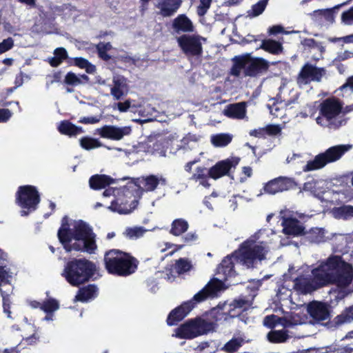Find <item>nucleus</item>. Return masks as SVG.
Instances as JSON below:
<instances>
[{
	"instance_id": "2f4dec72",
	"label": "nucleus",
	"mask_w": 353,
	"mask_h": 353,
	"mask_svg": "<svg viewBox=\"0 0 353 353\" xmlns=\"http://www.w3.org/2000/svg\"><path fill=\"white\" fill-rule=\"evenodd\" d=\"M298 323L296 321H292L290 320L282 319L277 316L270 315L267 316L263 320V324L265 326L268 327H272L277 324H282L285 326H289L291 325H296Z\"/></svg>"
},
{
	"instance_id": "a19ab883",
	"label": "nucleus",
	"mask_w": 353,
	"mask_h": 353,
	"mask_svg": "<svg viewBox=\"0 0 353 353\" xmlns=\"http://www.w3.org/2000/svg\"><path fill=\"white\" fill-rule=\"evenodd\" d=\"M79 141L81 148L87 150H92L102 146V143L98 139L91 137H83L79 140Z\"/></svg>"
},
{
	"instance_id": "412c9836",
	"label": "nucleus",
	"mask_w": 353,
	"mask_h": 353,
	"mask_svg": "<svg viewBox=\"0 0 353 353\" xmlns=\"http://www.w3.org/2000/svg\"><path fill=\"white\" fill-rule=\"evenodd\" d=\"M310 316L316 321L326 320L329 316L327 306L319 302H312L307 307Z\"/></svg>"
},
{
	"instance_id": "13d9d810",
	"label": "nucleus",
	"mask_w": 353,
	"mask_h": 353,
	"mask_svg": "<svg viewBox=\"0 0 353 353\" xmlns=\"http://www.w3.org/2000/svg\"><path fill=\"white\" fill-rule=\"evenodd\" d=\"M102 118V114L94 117H84L79 119V123L84 124H94L99 123Z\"/></svg>"
},
{
	"instance_id": "c9c22d12",
	"label": "nucleus",
	"mask_w": 353,
	"mask_h": 353,
	"mask_svg": "<svg viewBox=\"0 0 353 353\" xmlns=\"http://www.w3.org/2000/svg\"><path fill=\"white\" fill-rule=\"evenodd\" d=\"M147 231L148 230L142 226L129 227L125 230L123 235L129 239L136 240L143 236Z\"/></svg>"
},
{
	"instance_id": "3c124183",
	"label": "nucleus",
	"mask_w": 353,
	"mask_h": 353,
	"mask_svg": "<svg viewBox=\"0 0 353 353\" xmlns=\"http://www.w3.org/2000/svg\"><path fill=\"white\" fill-rule=\"evenodd\" d=\"M199 140V137L196 134H188L185 137H183L180 141L181 144L177 145V146L182 148H189V144L190 142L194 143H196Z\"/></svg>"
},
{
	"instance_id": "f3484780",
	"label": "nucleus",
	"mask_w": 353,
	"mask_h": 353,
	"mask_svg": "<svg viewBox=\"0 0 353 353\" xmlns=\"http://www.w3.org/2000/svg\"><path fill=\"white\" fill-rule=\"evenodd\" d=\"M292 179L286 176H279L264 185V191L270 194L285 191L294 185Z\"/></svg>"
},
{
	"instance_id": "0e129e2a",
	"label": "nucleus",
	"mask_w": 353,
	"mask_h": 353,
	"mask_svg": "<svg viewBox=\"0 0 353 353\" xmlns=\"http://www.w3.org/2000/svg\"><path fill=\"white\" fill-rule=\"evenodd\" d=\"M30 77L28 75L23 74L21 72L19 75H17L15 80H14V84L15 88L20 87L23 85V81L25 79L28 80Z\"/></svg>"
},
{
	"instance_id": "c85d7f7f",
	"label": "nucleus",
	"mask_w": 353,
	"mask_h": 353,
	"mask_svg": "<svg viewBox=\"0 0 353 353\" xmlns=\"http://www.w3.org/2000/svg\"><path fill=\"white\" fill-rule=\"evenodd\" d=\"M97 288L96 286L90 285L84 288L80 289L75 297V301L86 302L92 299L97 296Z\"/></svg>"
},
{
	"instance_id": "4be33fe9",
	"label": "nucleus",
	"mask_w": 353,
	"mask_h": 353,
	"mask_svg": "<svg viewBox=\"0 0 353 353\" xmlns=\"http://www.w3.org/2000/svg\"><path fill=\"white\" fill-rule=\"evenodd\" d=\"M223 114L229 118L242 119L246 117L245 103L241 102L228 105Z\"/></svg>"
},
{
	"instance_id": "0eeeda50",
	"label": "nucleus",
	"mask_w": 353,
	"mask_h": 353,
	"mask_svg": "<svg viewBox=\"0 0 353 353\" xmlns=\"http://www.w3.org/2000/svg\"><path fill=\"white\" fill-rule=\"evenodd\" d=\"M95 270V265L88 260L79 259L68 263L63 275L72 285L87 281Z\"/></svg>"
},
{
	"instance_id": "69168bd1",
	"label": "nucleus",
	"mask_w": 353,
	"mask_h": 353,
	"mask_svg": "<svg viewBox=\"0 0 353 353\" xmlns=\"http://www.w3.org/2000/svg\"><path fill=\"white\" fill-rule=\"evenodd\" d=\"M270 34H276L278 33H283V34H288L289 32H285L283 30V28L281 26H274L271 27L269 30Z\"/></svg>"
},
{
	"instance_id": "79ce46f5",
	"label": "nucleus",
	"mask_w": 353,
	"mask_h": 353,
	"mask_svg": "<svg viewBox=\"0 0 353 353\" xmlns=\"http://www.w3.org/2000/svg\"><path fill=\"white\" fill-rule=\"evenodd\" d=\"M12 276V272H10V269L5 263L0 261V286L8 283Z\"/></svg>"
},
{
	"instance_id": "a18cd8bd",
	"label": "nucleus",
	"mask_w": 353,
	"mask_h": 353,
	"mask_svg": "<svg viewBox=\"0 0 353 353\" xmlns=\"http://www.w3.org/2000/svg\"><path fill=\"white\" fill-rule=\"evenodd\" d=\"M41 310L46 313H52L59 308V303L57 300L49 299L41 305Z\"/></svg>"
},
{
	"instance_id": "680f3d73",
	"label": "nucleus",
	"mask_w": 353,
	"mask_h": 353,
	"mask_svg": "<svg viewBox=\"0 0 353 353\" xmlns=\"http://www.w3.org/2000/svg\"><path fill=\"white\" fill-rule=\"evenodd\" d=\"M12 112L8 109H0V123L8 121L12 117Z\"/></svg>"
},
{
	"instance_id": "052dcab7",
	"label": "nucleus",
	"mask_w": 353,
	"mask_h": 353,
	"mask_svg": "<svg viewBox=\"0 0 353 353\" xmlns=\"http://www.w3.org/2000/svg\"><path fill=\"white\" fill-rule=\"evenodd\" d=\"M265 134L277 135L280 134L281 128L278 125H269L264 128Z\"/></svg>"
},
{
	"instance_id": "c03bdc74",
	"label": "nucleus",
	"mask_w": 353,
	"mask_h": 353,
	"mask_svg": "<svg viewBox=\"0 0 353 353\" xmlns=\"http://www.w3.org/2000/svg\"><path fill=\"white\" fill-rule=\"evenodd\" d=\"M353 321V305L346 309L341 314L336 317V323H348Z\"/></svg>"
},
{
	"instance_id": "a878e982",
	"label": "nucleus",
	"mask_w": 353,
	"mask_h": 353,
	"mask_svg": "<svg viewBox=\"0 0 353 353\" xmlns=\"http://www.w3.org/2000/svg\"><path fill=\"white\" fill-rule=\"evenodd\" d=\"M116 181L107 175L96 174L89 180V184L92 189L100 190L105 188L107 185L114 184Z\"/></svg>"
},
{
	"instance_id": "58836bf2",
	"label": "nucleus",
	"mask_w": 353,
	"mask_h": 353,
	"mask_svg": "<svg viewBox=\"0 0 353 353\" xmlns=\"http://www.w3.org/2000/svg\"><path fill=\"white\" fill-rule=\"evenodd\" d=\"M232 139L228 134H219L211 137V142L216 147H224L231 142Z\"/></svg>"
},
{
	"instance_id": "9d476101",
	"label": "nucleus",
	"mask_w": 353,
	"mask_h": 353,
	"mask_svg": "<svg viewBox=\"0 0 353 353\" xmlns=\"http://www.w3.org/2000/svg\"><path fill=\"white\" fill-rule=\"evenodd\" d=\"M212 330V324L205 319L196 317L187 321L175 330L173 336L185 339H192L203 335Z\"/></svg>"
},
{
	"instance_id": "338daca9",
	"label": "nucleus",
	"mask_w": 353,
	"mask_h": 353,
	"mask_svg": "<svg viewBox=\"0 0 353 353\" xmlns=\"http://www.w3.org/2000/svg\"><path fill=\"white\" fill-rule=\"evenodd\" d=\"M250 135L256 137H262L265 135V130H264V128L252 130L250 132Z\"/></svg>"
},
{
	"instance_id": "39448f33",
	"label": "nucleus",
	"mask_w": 353,
	"mask_h": 353,
	"mask_svg": "<svg viewBox=\"0 0 353 353\" xmlns=\"http://www.w3.org/2000/svg\"><path fill=\"white\" fill-rule=\"evenodd\" d=\"M234 64L232 74L239 77L242 72L245 76L256 77L265 72L269 68V62L263 58H254L245 54L234 58Z\"/></svg>"
},
{
	"instance_id": "4468645a",
	"label": "nucleus",
	"mask_w": 353,
	"mask_h": 353,
	"mask_svg": "<svg viewBox=\"0 0 353 353\" xmlns=\"http://www.w3.org/2000/svg\"><path fill=\"white\" fill-rule=\"evenodd\" d=\"M240 159L232 157L218 162L210 169V176L214 179H219L227 175L232 168H235L239 163Z\"/></svg>"
},
{
	"instance_id": "e433bc0d",
	"label": "nucleus",
	"mask_w": 353,
	"mask_h": 353,
	"mask_svg": "<svg viewBox=\"0 0 353 353\" xmlns=\"http://www.w3.org/2000/svg\"><path fill=\"white\" fill-rule=\"evenodd\" d=\"M188 228V223L182 219L174 220L172 223L170 233L174 236H179L185 232Z\"/></svg>"
},
{
	"instance_id": "4c0bfd02",
	"label": "nucleus",
	"mask_w": 353,
	"mask_h": 353,
	"mask_svg": "<svg viewBox=\"0 0 353 353\" xmlns=\"http://www.w3.org/2000/svg\"><path fill=\"white\" fill-rule=\"evenodd\" d=\"M54 57L49 59L50 64L53 67L59 65L67 58V52L63 48H58L54 50Z\"/></svg>"
},
{
	"instance_id": "f8f14e48",
	"label": "nucleus",
	"mask_w": 353,
	"mask_h": 353,
	"mask_svg": "<svg viewBox=\"0 0 353 353\" xmlns=\"http://www.w3.org/2000/svg\"><path fill=\"white\" fill-rule=\"evenodd\" d=\"M205 39L199 35L184 34L177 39L183 52L188 56H199L203 52L202 43Z\"/></svg>"
},
{
	"instance_id": "7ed1b4c3",
	"label": "nucleus",
	"mask_w": 353,
	"mask_h": 353,
	"mask_svg": "<svg viewBox=\"0 0 353 353\" xmlns=\"http://www.w3.org/2000/svg\"><path fill=\"white\" fill-rule=\"evenodd\" d=\"M58 237L67 252L85 251L92 253L97 248L94 234L90 226L81 220L62 223Z\"/></svg>"
},
{
	"instance_id": "864d4df0",
	"label": "nucleus",
	"mask_w": 353,
	"mask_h": 353,
	"mask_svg": "<svg viewBox=\"0 0 353 353\" xmlns=\"http://www.w3.org/2000/svg\"><path fill=\"white\" fill-rule=\"evenodd\" d=\"M212 0H200L199 6L197 8V14L203 16L206 14L210 7Z\"/></svg>"
},
{
	"instance_id": "c756f323",
	"label": "nucleus",
	"mask_w": 353,
	"mask_h": 353,
	"mask_svg": "<svg viewBox=\"0 0 353 353\" xmlns=\"http://www.w3.org/2000/svg\"><path fill=\"white\" fill-rule=\"evenodd\" d=\"M332 214L335 219L347 220L353 217V206L350 205L334 208Z\"/></svg>"
},
{
	"instance_id": "f704fd0d",
	"label": "nucleus",
	"mask_w": 353,
	"mask_h": 353,
	"mask_svg": "<svg viewBox=\"0 0 353 353\" xmlns=\"http://www.w3.org/2000/svg\"><path fill=\"white\" fill-rule=\"evenodd\" d=\"M303 234L305 235L306 239L312 243L321 242L325 238V230L321 228H312Z\"/></svg>"
},
{
	"instance_id": "dca6fc26",
	"label": "nucleus",
	"mask_w": 353,
	"mask_h": 353,
	"mask_svg": "<svg viewBox=\"0 0 353 353\" xmlns=\"http://www.w3.org/2000/svg\"><path fill=\"white\" fill-rule=\"evenodd\" d=\"M197 303L199 302L196 301L194 296L192 300L184 302L179 307L173 310L168 317V324L169 325H174L177 322L181 321L190 313Z\"/></svg>"
},
{
	"instance_id": "774afa93",
	"label": "nucleus",
	"mask_w": 353,
	"mask_h": 353,
	"mask_svg": "<svg viewBox=\"0 0 353 353\" xmlns=\"http://www.w3.org/2000/svg\"><path fill=\"white\" fill-rule=\"evenodd\" d=\"M341 90L345 91L350 90L353 91V76L348 78L347 82L341 87Z\"/></svg>"
},
{
	"instance_id": "5fc2aeb1",
	"label": "nucleus",
	"mask_w": 353,
	"mask_h": 353,
	"mask_svg": "<svg viewBox=\"0 0 353 353\" xmlns=\"http://www.w3.org/2000/svg\"><path fill=\"white\" fill-rule=\"evenodd\" d=\"M250 305L251 303L249 301L243 299L235 300L230 305V307H233V310L241 309L242 310H247Z\"/></svg>"
},
{
	"instance_id": "bb28decb",
	"label": "nucleus",
	"mask_w": 353,
	"mask_h": 353,
	"mask_svg": "<svg viewBox=\"0 0 353 353\" xmlns=\"http://www.w3.org/2000/svg\"><path fill=\"white\" fill-rule=\"evenodd\" d=\"M59 132L69 137H75L83 132V128L77 126L68 121H63L58 125Z\"/></svg>"
},
{
	"instance_id": "e2e57ef3",
	"label": "nucleus",
	"mask_w": 353,
	"mask_h": 353,
	"mask_svg": "<svg viewBox=\"0 0 353 353\" xmlns=\"http://www.w3.org/2000/svg\"><path fill=\"white\" fill-rule=\"evenodd\" d=\"M304 46L311 48H317L319 50H321L322 47L319 46L314 39H304L302 42Z\"/></svg>"
},
{
	"instance_id": "6ab92c4d",
	"label": "nucleus",
	"mask_w": 353,
	"mask_h": 353,
	"mask_svg": "<svg viewBox=\"0 0 353 353\" xmlns=\"http://www.w3.org/2000/svg\"><path fill=\"white\" fill-rule=\"evenodd\" d=\"M137 181L139 185H143V189H141L140 186L137 188L138 193H142L143 191H154L159 184H166V179L162 176H158L155 175H150L145 177L137 179Z\"/></svg>"
},
{
	"instance_id": "72a5a7b5",
	"label": "nucleus",
	"mask_w": 353,
	"mask_h": 353,
	"mask_svg": "<svg viewBox=\"0 0 353 353\" xmlns=\"http://www.w3.org/2000/svg\"><path fill=\"white\" fill-rule=\"evenodd\" d=\"M261 48L274 54H279L283 50L282 44L272 39L263 41L261 46Z\"/></svg>"
},
{
	"instance_id": "ea45409f",
	"label": "nucleus",
	"mask_w": 353,
	"mask_h": 353,
	"mask_svg": "<svg viewBox=\"0 0 353 353\" xmlns=\"http://www.w3.org/2000/svg\"><path fill=\"white\" fill-rule=\"evenodd\" d=\"M268 338L272 343H283L288 339L289 336L285 330H274L268 333Z\"/></svg>"
},
{
	"instance_id": "473e14b6",
	"label": "nucleus",
	"mask_w": 353,
	"mask_h": 353,
	"mask_svg": "<svg viewBox=\"0 0 353 353\" xmlns=\"http://www.w3.org/2000/svg\"><path fill=\"white\" fill-rule=\"evenodd\" d=\"M88 80L89 78L85 74L77 75L74 72H70L65 75L64 82L68 85L77 86L87 83Z\"/></svg>"
},
{
	"instance_id": "de8ad7c7",
	"label": "nucleus",
	"mask_w": 353,
	"mask_h": 353,
	"mask_svg": "<svg viewBox=\"0 0 353 353\" xmlns=\"http://www.w3.org/2000/svg\"><path fill=\"white\" fill-rule=\"evenodd\" d=\"M63 15L65 18L76 19L79 16V10L71 4H65L63 6Z\"/></svg>"
},
{
	"instance_id": "423d86ee",
	"label": "nucleus",
	"mask_w": 353,
	"mask_h": 353,
	"mask_svg": "<svg viewBox=\"0 0 353 353\" xmlns=\"http://www.w3.org/2000/svg\"><path fill=\"white\" fill-rule=\"evenodd\" d=\"M103 196H110L113 195L114 199L111 202L108 208L119 214H129L132 212L137 207L138 203V197L134 196L132 191L128 188L114 189L110 188L106 189L103 193Z\"/></svg>"
},
{
	"instance_id": "49530a36",
	"label": "nucleus",
	"mask_w": 353,
	"mask_h": 353,
	"mask_svg": "<svg viewBox=\"0 0 353 353\" xmlns=\"http://www.w3.org/2000/svg\"><path fill=\"white\" fill-rule=\"evenodd\" d=\"M243 340L239 338H234L228 341L223 347V350L228 352L236 351L242 345Z\"/></svg>"
},
{
	"instance_id": "ddd939ff",
	"label": "nucleus",
	"mask_w": 353,
	"mask_h": 353,
	"mask_svg": "<svg viewBox=\"0 0 353 353\" xmlns=\"http://www.w3.org/2000/svg\"><path fill=\"white\" fill-rule=\"evenodd\" d=\"M324 74L323 69L310 64H305L299 74L297 83L299 87H303L311 81H319Z\"/></svg>"
},
{
	"instance_id": "09e8293b",
	"label": "nucleus",
	"mask_w": 353,
	"mask_h": 353,
	"mask_svg": "<svg viewBox=\"0 0 353 353\" xmlns=\"http://www.w3.org/2000/svg\"><path fill=\"white\" fill-rule=\"evenodd\" d=\"M191 265L190 261L187 259H181L176 262L175 270L176 273L181 274L188 271L190 269Z\"/></svg>"
},
{
	"instance_id": "7c9ffc66",
	"label": "nucleus",
	"mask_w": 353,
	"mask_h": 353,
	"mask_svg": "<svg viewBox=\"0 0 353 353\" xmlns=\"http://www.w3.org/2000/svg\"><path fill=\"white\" fill-rule=\"evenodd\" d=\"M210 176V169L208 170L205 168H197L192 176V179L195 182L199 183V185L205 188H208L210 183H208V176Z\"/></svg>"
},
{
	"instance_id": "393cba45",
	"label": "nucleus",
	"mask_w": 353,
	"mask_h": 353,
	"mask_svg": "<svg viewBox=\"0 0 353 353\" xmlns=\"http://www.w3.org/2000/svg\"><path fill=\"white\" fill-rule=\"evenodd\" d=\"M288 103L284 101L274 102L272 105L268 106L270 114L276 117L281 119H283V123L288 122L286 116L289 109H288Z\"/></svg>"
},
{
	"instance_id": "4d7b16f0",
	"label": "nucleus",
	"mask_w": 353,
	"mask_h": 353,
	"mask_svg": "<svg viewBox=\"0 0 353 353\" xmlns=\"http://www.w3.org/2000/svg\"><path fill=\"white\" fill-rule=\"evenodd\" d=\"M132 99H127L123 102H119L113 105V109L117 108L120 112H126L131 108Z\"/></svg>"
},
{
	"instance_id": "9b49d317",
	"label": "nucleus",
	"mask_w": 353,
	"mask_h": 353,
	"mask_svg": "<svg viewBox=\"0 0 353 353\" xmlns=\"http://www.w3.org/2000/svg\"><path fill=\"white\" fill-rule=\"evenodd\" d=\"M16 201L23 209L21 216H26L36 210L40 201L39 194L36 188L32 185H23L19 188L17 192Z\"/></svg>"
},
{
	"instance_id": "6e6d98bb",
	"label": "nucleus",
	"mask_w": 353,
	"mask_h": 353,
	"mask_svg": "<svg viewBox=\"0 0 353 353\" xmlns=\"http://www.w3.org/2000/svg\"><path fill=\"white\" fill-rule=\"evenodd\" d=\"M341 21L345 25H353V7L342 13Z\"/></svg>"
},
{
	"instance_id": "8fccbe9b",
	"label": "nucleus",
	"mask_w": 353,
	"mask_h": 353,
	"mask_svg": "<svg viewBox=\"0 0 353 353\" xmlns=\"http://www.w3.org/2000/svg\"><path fill=\"white\" fill-rule=\"evenodd\" d=\"M199 140V137L196 134H188L185 137H183L180 141L181 144L177 145V146L182 148H189V144L190 142L194 143H196Z\"/></svg>"
},
{
	"instance_id": "2eb2a0df",
	"label": "nucleus",
	"mask_w": 353,
	"mask_h": 353,
	"mask_svg": "<svg viewBox=\"0 0 353 353\" xmlns=\"http://www.w3.org/2000/svg\"><path fill=\"white\" fill-rule=\"evenodd\" d=\"M97 132L103 138L119 141L129 135L131 128L129 126L104 125L97 129Z\"/></svg>"
},
{
	"instance_id": "bf43d9fd",
	"label": "nucleus",
	"mask_w": 353,
	"mask_h": 353,
	"mask_svg": "<svg viewBox=\"0 0 353 353\" xmlns=\"http://www.w3.org/2000/svg\"><path fill=\"white\" fill-rule=\"evenodd\" d=\"M13 43L14 42L12 38L4 39L1 43H0V54H2L11 49L13 46Z\"/></svg>"
},
{
	"instance_id": "f257e3e1",
	"label": "nucleus",
	"mask_w": 353,
	"mask_h": 353,
	"mask_svg": "<svg viewBox=\"0 0 353 353\" xmlns=\"http://www.w3.org/2000/svg\"><path fill=\"white\" fill-rule=\"evenodd\" d=\"M272 235L276 237L271 230H260L249 239L243 241L239 249L231 256H226L217 268L218 277L213 279L200 292L194 295V299L199 302L204 301L208 296H214L225 288L223 280L235 276L234 261L245 268H254L259 263L265 259L269 250L268 244L274 240L267 238Z\"/></svg>"
},
{
	"instance_id": "37998d69",
	"label": "nucleus",
	"mask_w": 353,
	"mask_h": 353,
	"mask_svg": "<svg viewBox=\"0 0 353 353\" xmlns=\"http://www.w3.org/2000/svg\"><path fill=\"white\" fill-rule=\"evenodd\" d=\"M74 63L79 68L85 69V71L90 74L94 73L96 70L95 66L83 58H76L74 59Z\"/></svg>"
},
{
	"instance_id": "a211bd4d",
	"label": "nucleus",
	"mask_w": 353,
	"mask_h": 353,
	"mask_svg": "<svg viewBox=\"0 0 353 353\" xmlns=\"http://www.w3.org/2000/svg\"><path fill=\"white\" fill-rule=\"evenodd\" d=\"M129 86L128 79L121 75H114L112 78V85L110 94L114 100H120L128 93Z\"/></svg>"
},
{
	"instance_id": "603ef678",
	"label": "nucleus",
	"mask_w": 353,
	"mask_h": 353,
	"mask_svg": "<svg viewBox=\"0 0 353 353\" xmlns=\"http://www.w3.org/2000/svg\"><path fill=\"white\" fill-rule=\"evenodd\" d=\"M268 0H261L252 8V15L256 17L260 15L265 10Z\"/></svg>"
},
{
	"instance_id": "aec40b11",
	"label": "nucleus",
	"mask_w": 353,
	"mask_h": 353,
	"mask_svg": "<svg viewBox=\"0 0 353 353\" xmlns=\"http://www.w3.org/2000/svg\"><path fill=\"white\" fill-rule=\"evenodd\" d=\"M181 3V0H156L155 6L159 9V13L166 17L173 15Z\"/></svg>"
},
{
	"instance_id": "5701e85b",
	"label": "nucleus",
	"mask_w": 353,
	"mask_h": 353,
	"mask_svg": "<svg viewBox=\"0 0 353 353\" xmlns=\"http://www.w3.org/2000/svg\"><path fill=\"white\" fill-rule=\"evenodd\" d=\"M283 231L285 234L298 236L303 233V228L296 219H285L282 222Z\"/></svg>"
},
{
	"instance_id": "6e6552de",
	"label": "nucleus",
	"mask_w": 353,
	"mask_h": 353,
	"mask_svg": "<svg viewBox=\"0 0 353 353\" xmlns=\"http://www.w3.org/2000/svg\"><path fill=\"white\" fill-rule=\"evenodd\" d=\"M352 146L350 145H339L328 148L325 152L316 155L313 160L307 161L303 166V172H307L319 170L327 163L338 161L348 151Z\"/></svg>"
},
{
	"instance_id": "cd10ccee",
	"label": "nucleus",
	"mask_w": 353,
	"mask_h": 353,
	"mask_svg": "<svg viewBox=\"0 0 353 353\" xmlns=\"http://www.w3.org/2000/svg\"><path fill=\"white\" fill-rule=\"evenodd\" d=\"M173 28L177 32H192L194 30V26L192 21L183 14L178 16L174 20Z\"/></svg>"
},
{
	"instance_id": "f03ea898",
	"label": "nucleus",
	"mask_w": 353,
	"mask_h": 353,
	"mask_svg": "<svg viewBox=\"0 0 353 353\" xmlns=\"http://www.w3.org/2000/svg\"><path fill=\"white\" fill-rule=\"evenodd\" d=\"M312 279L300 276L295 279L294 287L302 293H310L329 284L348 285L353 278L352 266L340 256H331L312 271Z\"/></svg>"
},
{
	"instance_id": "20e7f679",
	"label": "nucleus",
	"mask_w": 353,
	"mask_h": 353,
	"mask_svg": "<svg viewBox=\"0 0 353 353\" xmlns=\"http://www.w3.org/2000/svg\"><path fill=\"white\" fill-rule=\"evenodd\" d=\"M104 261L108 272L119 276L130 275L135 272L137 267L134 258L118 250L108 252Z\"/></svg>"
},
{
	"instance_id": "1a4fd4ad",
	"label": "nucleus",
	"mask_w": 353,
	"mask_h": 353,
	"mask_svg": "<svg viewBox=\"0 0 353 353\" xmlns=\"http://www.w3.org/2000/svg\"><path fill=\"white\" fill-rule=\"evenodd\" d=\"M342 106L335 99H327L321 104L320 116L316 123L321 126L337 128L342 125L343 121L339 117Z\"/></svg>"
},
{
	"instance_id": "b1692460",
	"label": "nucleus",
	"mask_w": 353,
	"mask_h": 353,
	"mask_svg": "<svg viewBox=\"0 0 353 353\" xmlns=\"http://www.w3.org/2000/svg\"><path fill=\"white\" fill-rule=\"evenodd\" d=\"M327 183L324 180H312L304 184V190L314 193L319 199H323L322 194H325Z\"/></svg>"
}]
</instances>
